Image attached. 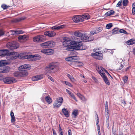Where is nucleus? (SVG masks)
<instances>
[{
	"label": "nucleus",
	"mask_w": 135,
	"mask_h": 135,
	"mask_svg": "<svg viewBox=\"0 0 135 135\" xmlns=\"http://www.w3.org/2000/svg\"><path fill=\"white\" fill-rule=\"evenodd\" d=\"M78 39L76 37L72 41L70 40V38L67 37H64L62 42L63 46L66 48V50L68 51L82 50L86 49V47L83 46L82 42Z\"/></svg>",
	"instance_id": "nucleus-1"
},
{
	"label": "nucleus",
	"mask_w": 135,
	"mask_h": 135,
	"mask_svg": "<svg viewBox=\"0 0 135 135\" xmlns=\"http://www.w3.org/2000/svg\"><path fill=\"white\" fill-rule=\"evenodd\" d=\"M55 45V42L53 41H49L41 44V47L45 48H50L54 47Z\"/></svg>",
	"instance_id": "nucleus-2"
},
{
	"label": "nucleus",
	"mask_w": 135,
	"mask_h": 135,
	"mask_svg": "<svg viewBox=\"0 0 135 135\" xmlns=\"http://www.w3.org/2000/svg\"><path fill=\"white\" fill-rule=\"evenodd\" d=\"M7 47L11 50L16 49L20 46L19 44L17 42L12 41L8 42L6 45Z\"/></svg>",
	"instance_id": "nucleus-3"
},
{
	"label": "nucleus",
	"mask_w": 135,
	"mask_h": 135,
	"mask_svg": "<svg viewBox=\"0 0 135 135\" xmlns=\"http://www.w3.org/2000/svg\"><path fill=\"white\" fill-rule=\"evenodd\" d=\"M2 80L3 81L4 83L6 84H12L16 82V80L13 78L10 77H7L3 78L1 77Z\"/></svg>",
	"instance_id": "nucleus-4"
},
{
	"label": "nucleus",
	"mask_w": 135,
	"mask_h": 135,
	"mask_svg": "<svg viewBox=\"0 0 135 135\" xmlns=\"http://www.w3.org/2000/svg\"><path fill=\"white\" fill-rule=\"evenodd\" d=\"M46 38L45 35H38L33 38V40L34 42H40L45 41Z\"/></svg>",
	"instance_id": "nucleus-5"
},
{
	"label": "nucleus",
	"mask_w": 135,
	"mask_h": 135,
	"mask_svg": "<svg viewBox=\"0 0 135 135\" xmlns=\"http://www.w3.org/2000/svg\"><path fill=\"white\" fill-rule=\"evenodd\" d=\"M63 102V99L62 97L57 98L53 104V108H58L61 105Z\"/></svg>",
	"instance_id": "nucleus-6"
},
{
	"label": "nucleus",
	"mask_w": 135,
	"mask_h": 135,
	"mask_svg": "<svg viewBox=\"0 0 135 135\" xmlns=\"http://www.w3.org/2000/svg\"><path fill=\"white\" fill-rule=\"evenodd\" d=\"M81 39L83 41L86 42L93 41L94 38L93 37H88L86 34H83Z\"/></svg>",
	"instance_id": "nucleus-7"
},
{
	"label": "nucleus",
	"mask_w": 135,
	"mask_h": 135,
	"mask_svg": "<svg viewBox=\"0 0 135 135\" xmlns=\"http://www.w3.org/2000/svg\"><path fill=\"white\" fill-rule=\"evenodd\" d=\"M91 55L94 58L98 60H102L103 58V56L102 53L99 52H96L92 53Z\"/></svg>",
	"instance_id": "nucleus-8"
},
{
	"label": "nucleus",
	"mask_w": 135,
	"mask_h": 135,
	"mask_svg": "<svg viewBox=\"0 0 135 135\" xmlns=\"http://www.w3.org/2000/svg\"><path fill=\"white\" fill-rule=\"evenodd\" d=\"M72 20L74 22L76 23L81 22L84 21V18L79 15L74 16L73 17Z\"/></svg>",
	"instance_id": "nucleus-9"
},
{
	"label": "nucleus",
	"mask_w": 135,
	"mask_h": 135,
	"mask_svg": "<svg viewBox=\"0 0 135 135\" xmlns=\"http://www.w3.org/2000/svg\"><path fill=\"white\" fill-rule=\"evenodd\" d=\"M29 36L28 35H20L18 37L19 41L23 42L26 41L28 40Z\"/></svg>",
	"instance_id": "nucleus-10"
},
{
	"label": "nucleus",
	"mask_w": 135,
	"mask_h": 135,
	"mask_svg": "<svg viewBox=\"0 0 135 135\" xmlns=\"http://www.w3.org/2000/svg\"><path fill=\"white\" fill-rule=\"evenodd\" d=\"M10 69V67L8 66L3 67L1 68L0 73H8Z\"/></svg>",
	"instance_id": "nucleus-11"
},
{
	"label": "nucleus",
	"mask_w": 135,
	"mask_h": 135,
	"mask_svg": "<svg viewBox=\"0 0 135 135\" xmlns=\"http://www.w3.org/2000/svg\"><path fill=\"white\" fill-rule=\"evenodd\" d=\"M31 66L29 64H24L22 65L18 68V70H20L21 69L24 70H28L31 69Z\"/></svg>",
	"instance_id": "nucleus-12"
},
{
	"label": "nucleus",
	"mask_w": 135,
	"mask_h": 135,
	"mask_svg": "<svg viewBox=\"0 0 135 135\" xmlns=\"http://www.w3.org/2000/svg\"><path fill=\"white\" fill-rule=\"evenodd\" d=\"M44 34L45 36H46L51 37H54L56 35L55 32L54 31H52L45 32H44Z\"/></svg>",
	"instance_id": "nucleus-13"
},
{
	"label": "nucleus",
	"mask_w": 135,
	"mask_h": 135,
	"mask_svg": "<svg viewBox=\"0 0 135 135\" xmlns=\"http://www.w3.org/2000/svg\"><path fill=\"white\" fill-rule=\"evenodd\" d=\"M65 27V25H64L60 26L56 25L55 26L52 27H51V28L53 30L55 31L62 29L64 28Z\"/></svg>",
	"instance_id": "nucleus-14"
},
{
	"label": "nucleus",
	"mask_w": 135,
	"mask_h": 135,
	"mask_svg": "<svg viewBox=\"0 0 135 135\" xmlns=\"http://www.w3.org/2000/svg\"><path fill=\"white\" fill-rule=\"evenodd\" d=\"M43 75H37L33 77L32 78V80L33 81H35L41 79L43 78Z\"/></svg>",
	"instance_id": "nucleus-15"
},
{
	"label": "nucleus",
	"mask_w": 135,
	"mask_h": 135,
	"mask_svg": "<svg viewBox=\"0 0 135 135\" xmlns=\"http://www.w3.org/2000/svg\"><path fill=\"white\" fill-rule=\"evenodd\" d=\"M19 70L20 71L22 77L26 76L28 74V73L27 71V70H24L22 69Z\"/></svg>",
	"instance_id": "nucleus-16"
},
{
	"label": "nucleus",
	"mask_w": 135,
	"mask_h": 135,
	"mask_svg": "<svg viewBox=\"0 0 135 135\" xmlns=\"http://www.w3.org/2000/svg\"><path fill=\"white\" fill-rule=\"evenodd\" d=\"M12 55V58L16 59L19 57L20 54L17 52H11L10 55Z\"/></svg>",
	"instance_id": "nucleus-17"
},
{
	"label": "nucleus",
	"mask_w": 135,
	"mask_h": 135,
	"mask_svg": "<svg viewBox=\"0 0 135 135\" xmlns=\"http://www.w3.org/2000/svg\"><path fill=\"white\" fill-rule=\"evenodd\" d=\"M62 111L64 115L66 117H68L69 116L70 114H69L68 111L65 108H63L62 109Z\"/></svg>",
	"instance_id": "nucleus-18"
},
{
	"label": "nucleus",
	"mask_w": 135,
	"mask_h": 135,
	"mask_svg": "<svg viewBox=\"0 0 135 135\" xmlns=\"http://www.w3.org/2000/svg\"><path fill=\"white\" fill-rule=\"evenodd\" d=\"M126 43L128 45H132L135 43V40L134 38H132L127 41Z\"/></svg>",
	"instance_id": "nucleus-19"
},
{
	"label": "nucleus",
	"mask_w": 135,
	"mask_h": 135,
	"mask_svg": "<svg viewBox=\"0 0 135 135\" xmlns=\"http://www.w3.org/2000/svg\"><path fill=\"white\" fill-rule=\"evenodd\" d=\"M2 50L3 54V56H8L10 55V52L8 50L3 49Z\"/></svg>",
	"instance_id": "nucleus-20"
},
{
	"label": "nucleus",
	"mask_w": 135,
	"mask_h": 135,
	"mask_svg": "<svg viewBox=\"0 0 135 135\" xmlns=\"http://www.w3.org/2000/svg\"><path fill=\"white\" fill-rule=\"evenodd\" d=\"M9 63L6 60L0 61V67L6 66L9 64Z\"/></svg>",
	"instance_id": "nucleus-21"
},
{
	"label": "nucleus",
	"mask_w": 135,
	"mask_h": 135,
	"mask_svg": "<svg viewBox=\"0 0 135 135\" xmlns=\"http://www.w3.org/2000/svg\"><path fill=\"white\" fill-rule=\"evenodd\" d=\"M115 13V12L114 11L112 10H110L106 12L105 14V16H108L110 15H113Z\"/></svg>",
	"instance_id": "nucleus-22"
},
{
	"label": "nucleus",
	"mask_w": 135,
	"mask_h": 135,
	"mask_svg": "<svg viewBox=\"0 0 135 135\" xmlns=\"http://www.w3.org/2000/svg\"><path fill=\"white\" fill-rule=\"evenodd\" d=\"M13 74L14 76L15 77L17 78L22 77L21 73L20 71L15 72Z\"/></svg>",
	"instance_id": "nucleus-23"
},
{
	"label": "nucleus",
	"mask_w": 135,
	"mask_h": 135,
	"mask_svg": "<svg viewBox=\"0 0 135 135\" xmlns=\"http://www.w3.org/2000/svg\"><path fill=\"white\" fill-rule=\"evenodd\" d=\"M26 56H27V55H26L25 53H21L20 54L19 58L20 59H27Z\"/></svg>",
	"instance_id": "nucleus-24"
},
{
	"label": "nucleus",
	"mask_w": 135,
	"mask_h": 135,
	"mask_svg": "<svg viewBox=\"0 0 135 135\" xmlns=\"http://www.w3.org/2000/svg\"><path fill=\"white\" fill-rule=\"evenodd\" d=\"M13 32L12 34L13 35H18V34H20L22 33H23V31L21 30H19V31H12Z\"/></svg>",
	"instance_id": "nucleus-25"
},
{
	"label": "nucleus",
	"mask_w": 135,
	"mask_h": 135,
	"mask_svg": "<svg viewBox=\"0 0 135 135\" xmlns=\"http://www.w3.org/2000/svg\"><path fill=\"white\" fill-rule=\"evenodd\" d=\"M10 116L11 117V123H13L16 121L15 117L14 116V113L12 111L11 112Z\"/></svg>",
	"instance_id": "nucleus-26"
},
{
	"label": "nucleus",
	"mask_w": 135,
	"mask_h": 135,
	"mask_svg": "<svg viewBox=\"0 0 135 135\" xmlns=\"http://www.w3.org/2000/svg\"><path fill=\"white\" fill-rule=\"evenodd\" d=\"M74 35L77 37H80V38H81V37L83 36V34L79 31H75L74 32Z\"/></svg>",
	"instance_id": "nucleus-27"
},
{
	"label": "nucleus",
	"mask_w": 135,
	"mask_h": 135,
	"mask_svg": "<svg viewBox=\"0 0 135 135\" xmlns=\"http://www.w3.org/2000/svg\"><path fill=\"white\" fill-rule=\"evenodd\" d=\"M46 101L48 104H50L52 102V99L50 97L46 96L45 98Z\"/></svg>",
	"instance_id": "nucleus-28"
},
{
	"label": "nucleus",
	"mask_w": 135,
	"mask_h": 135,
	"mask_svg": "<svg viewBox=\"0 0 135 135\" xmlns=\"http://www.w3.org/2000/svg\"><path fill=\"white\" fill-rule=\"evenodd\" d=\"M119 29L118 28H115L112 30V34H116L118 33L119 32Z\"/></svg>",
	"instance_id": "nucleus-29"
},
{
	"label": "nucleus",
	"mask_w": 135,
	"mask_h": 135,
	"mask_svg": "<svg viewBox=\"0 0 135 135\" xmlns=\"http://www.w3.org/2000/svg\"><path fill=\"white\" fill-rule=\"evenodd\" d=\"M78 113V111L77 109H75L73 110L72 113V115H74V118H76Z\"/></svg>",
	"instance_id": "nucleus-30"
},
{
	"label": "nucleus",
	"mask_w": 135,
	"mask_h": 135,
	"mask_svg": "<svg viewBox=\"0 0 135 135\" xmlns=\"http://www.w3.org/2000/svg\"><path fill=\"white\" fill-rule=\"evenodd\" d=\"M27 59H28L29 60L34 61V55H28L26 56Z\"/></svg>",
	"instance_id": "nucleus-31"
},
{
	"label": "nucleus",
	"mask_w": 135,
	"mask_h": 135,
	"mask_svg": "<svg viewBox=\"0 0 135 135\" xmlns=\"http://www.w3.org/2000/svg\"><path fill=\"white\" fill-rule=\"evenodd\" d=\"M26 18V17H22L16 19L15 21L16 22H20L22 20H24Z\"/></svg>",
	"instance_id": "nucleus-32"
},
{
	"label": "nucleus",
	"mask_w": 135,
	"mask_h": 135,
	"mask_svg": "<svg viewBox=\"0 0 135 135\" xmlns=\"http://www.w3.org/2000/svg\"><path fill=\"white\" fill-rule=\"evenodd\" d=\"M34 61H36L39 60L41 58V57L40 55H34Z\"/></svg>",
	"instance_id": "nucleus-33"
},
{
	"label": "nucleus",
	"mask_w": 135,
	"mask_h": 135,
	"mask_svg": "<svg viewBox=\"0 0 135 135\" xmlns=\"http://www.w3.org/2000/svg\"><path fill=\"white\" fill-rule=\"evenodd\" d=\"M105 83L108 85H109L110 83L109 82L107 76L103 78Z\"/></svg>",
	"instance_id": "nucleus-34"
},
{
	"label": "nucleus",
	"mask_w": 135,
	"mask_h": 135,
	"mask_svg": "<svg viewBox=\"0 0 135 135\" xmlns=\"http://www.w3.org/2000/svg\"><path fill=\"white\" fill-rule=\"evenodd\" d=\"M73 62H77L79 60V57L76 56H72Z\"/></svg>",
	"instance_id": "nucleus-35"
},
{
	"label": "nucleus",
	"mask_w": 135,
	"mask_h": 135,
	"mask_svg": "<svg viewBox=\"0 0 135 135\" xmlns=\"http://www.w3.org/2000/svg\"><path fill=\"white\" fill-rule=\"evenodd\" d=\"M67 76L70 79L72 82H74L75 81V79L73 76H71L69 74H67Z\"/></svg>",
	"instance_id": "nucleus-36"
},
{
	"label": "nucleus",
	"mask_w": 135,
	"mask_h": 135,
	"mask_svg": "<svg viewBox=\"0 0 135 135\" xmlns=\"http://www.w3.org/2000/svg\"><path fill=\"white\" fill-rule=\"evenodd\" d=\"M46 54L48 55H51L52 53V50L51 49H46Z\"/></svg>",
	"instance_id": "nucleus-37"
},
{
	"label": "nucleus",
	"mask_w": 135,
	"mask_h": 135,
	"mask_svg": "<svg viewBox=\"0 0 135 135\" xmlns=\"http://www.w3.org/2000/svg\"><path fill=\"white\" fill-rule=\"evenodd\" d=\"M113 26L112 23H109L107 24L106 25V27L107 29H109Z\"/></svg>",
	"instance_id": "nucleus-38"
},
{
	"label": "nucleus",
	"mask_w": 135,
	"mask_h": 135,
	"mask_svg": "<svg viewBox=\"0 0 135 135\" xmlns=\"http://www.w3.org/2000/svg\"><path fill=\"white\" fill-rule=\"evenodd\" d=\"M72 56H70L67 58H66L65 59V60L67 61H70L73 62Z\"/></svg>",
	"instance_id": "nucleus-39"
},
{
	"label": "nucleus",
	"mask_w": 135,
	"mask_h": 135,
	"mask_svg": "<svg viewBox=\"0 0 135 135\" xmlns=\"http://www.w3.org/2000/svg\"><path fill=\"white\" fill-rule=\"evenodd\" d=\"M101 70H102V71H104L105 72L109 75L113 79L112 77L110 74L107 70L105 69L104 68L102 67H101Z\"/></svg>",
	"instance_id": "nucleus-40"
},
{
	"label": "nucleus",
	"mask_w": 135,
	"mask_h": 135,
	"mask_svg": "<svg viewBox=\"0 0 135 135\" xmlns=\"http://www.w3.org/2000/svg\"><path fill=\"white\" fill-rule=\"evenodd\" d=\"M119 32L121 33H123L127 35L128 34V33H127L126 31L123 29H121L120 30H119Z\"/></svg>",
	"instance_id": "nucleus-41"
},
{
	"label": "nucleus",
	"mask_w": 135,
	"mask_h": 135,
	"mask_svg": "<svg viewBox=\"0 0 135 135\" xmlns=\"http://www.w3.org/2000/svg\"><path fill=\"white\" fill-rule=\"evenodd\" d=\"M128 0H123V4L124 6H127L128 3Z\"/></svg>",
	"instance_id": "nucleus-42"
},
{
	"label": "nucleus",
	"mask_w": 135,
	"mask_h": 135,
	"mask_svg": "<svg viewBox=\"0 0 135 135\" xmlns=\"http://www.w3.org/2000/svg\"><path fill=\"white\" fill-rule=\"evenodd\" d=\"M99 73L100 74L103 78L107 76L105 75V73L102 72L100 70H99Z\"/></svg>",
	"instance_id": "nucleus-43"
},
{
	"label": "nucleus",
	"mask_w": 135,
	"mask_h": 135,
	"mask_svg": "<svg viewBox=\"0 0 135 135\" xmlns=\"http://www.w3.org/2000/svg\"><path fill=\"white\" fill-rule=\"evenodd\" d=\"M82 17L84 18V19L85 18L88 20L90 18V16L88 14L84 15Z\"/></svg>",
	"instance_id": "nucleus-44"
},
{
	"label": "nucleus",
	"mask_w": 135,
	"mask_h": 135,
	"mask_svg": "<svg viewBox=\"0 0 135 135\" xmlns=\"http://www.w3.org/2000/svg\"><path fill=\"white\" fill-rule=\"evenodd\" d=\"M9 7V6H7L6 4H2L1 6V7L4 9H7Z\"/></svg>",
	"instance_id": "nucleus-45"
},
{
	"label": "nucleus",
	"mask_w": 135,
	"mask_h": 135,
	"mask_svg": "<svg viewBox=\"0 0 135 135\" xmlns=\"http://www.w3.org/2000/svg\"><path fill=\"white\" fill-rule=\"evenodd\" d=\"M122 0H120L118 2L117 4L116 5V7H119L121 6L122 5Z\"/></svg>",
	"instance_id": "nucleus-46"
},
{
	"label": "nucleus",
	"mask_w": 135,
	"mask_h": 135,
	"mask_svg": "<svg viewBox=\"0 0 135 135\" xmlns=\"http://www.w3.org/2000/svg\"><path fill=\"white\" fill-rule=\"evenodd\" d=\"M64 82L65 83V84L66 85H68L70 87H72L73 86V85H72V84L68 81H64Z\"/></svg>",
	"instance_id": "nucleus-47"
},
{
	"label": "nucleus",
	"mask_w": 135,
	"mask_h": 135,
	"mask_svg": "<svg viewBox=\"0 0 135 135\" xmlns=\"http://www.w3.org/2000/svg\"><path fill=\"white\" fill-rule=\"evenodd\" d=\"M128 78V77L127 76H125L123 78V81L124 83H127Z\"/></svg>",
	"instance_id": "nucleus-48"
},
{
	"label": "nucleus",
	"mask_w": 135,
	"mask_h": 135,
	"mask_svg": "<svg viewBox=\"0 0 135 135\" xmlns=\"http://www.w3.org/2000/svg\"><path fill=\"white\" fill-rule=\"evenodd\" d=\"M102 30V27H100L98 28H97L95 30L97 33L101 31Z\"/></svg>",
	"instance_id": "nucleus-49"
},
{
	"label": "nucleus",
	"mask_w": 135,
	"mask_h": 135,
	"mask_svg": "<svg viewBox=\"0 0 135 135\" xmlns=\"http://www.w3.org/2000/svg\"><path fill=\"white\" fill-rule=\"evenodd\" d=\"M69 95H70L71 97H72V98L74 99L76 101H77V100H76V97L73 94L71 93Z\"/></svg>",
	"instance_id": "nucleus-50"
},
{
	"label": "nucleus",
	"mask_w": 135,
	"mask_h": 135,
	"mask_svg": "<svg viewBox=\"0 0 135 135\" xmlns=\"http://www.w3.org/2000/svg\"><path fill=\"white\" fill-rule=\"evenodd\" d=\"M97 33L96 31H90V36H92L94 34H96Z\"/></svg>",
	"instance_id": "nucleus-51"
},
{
	"label": "nucleus",
	"mask_w": 135,
	"mask_h": 135,
	"mask_svg": "<svg viewBox=\"0 0 135 135\" xmlns=\"http://www.w3.org/2000/svg\"><path fill=\"white\" fill-rule=\"evenodd\" d=\"M96 115H97V120H96V122L97 123L96 125L97 126H98L99 125V118H98V115H97V114Z\"/></svg>",
	"instance_id": "nucleus-52"
},
{
	"label": "nucleus",
	"mask_w": 135,
	"mask_h": 135,
	"mask_svg": "<svg viewBox=\"0 0 135 135\" xmlns=\"http://www.w3.org/2000/svg\"><path fill=\"white\" fill-rule=\"evenodd\" d=\"M4 33L2 29L0 30V36H3L4 35Z\"/></svg>",
	"instance_id": "nucleus-53"
},
{
	"label": "nucleus",
	"mask_w": 135,
	"mask_h": 135,
	"mask_svg": "<svg viewBox=\"0 0 135 135\" xmlns=\"http://www.w3.org/2000/svg\"><path fill=\"white\" fill-rule=\"evenodd\" d=\"M47 68H49L50 70H52L54 69V66L52 65H49V67Z\"/></svg>",
	"instance_id": "nucleus-54"
},
{
	"label": "nucleus",
	"mask_w": 135,
	"mask_h": 135,
	"mask_svg": "<svg viewBox=\"0 0 135 135\" xmlns=\"http://www.w3.org/2000/svg\"><path fill=\"white\" fill-rule=\"evenodd\" d=\"M68 135H72L71 131V129L69 128H68Z\"/></svg>",
	"instance_id": "nucleus-55"
},
{
	"label": "nucleus",
	"mask_w": 135,
	"mask_h": 135,
	"mask_svg": "<svg viewBox=\"0 0 135 135\" xmlns=\"http://www.w3.org/2000/svg\"><path fill=\"white\" fill-rule=\"evenodd\" d=\"M124 67V65H123L121 64H120V66L119 68L118 69H117L116 70H120L122 69Z\"/></svg>",
	"instance_id": "nucleus-56"
},
{
	"label": "nucleus",
	"mask_w": 135,
	"mask_h": 135,
	"mask_svg": "<svg viewBox=\"0 0 135 135\" xmlns=\"http://www.w3.org/2000/svg\"><path fill=\"white\" fill-rule=\"evenodd\" d=\"M41 52L42 53L46 54L47 52L46 49L42 50H41Z\"/></svg>",
	"instance_id": "nucleus-57"
},
{
	"label": "nucleus",
	"mask_w": 135,
	"mask_h": 135,
	"mask_svg": "<svg viewBox=\"0 0 135 135\" xmlns=\"http://www.w3.org/2000/svg\"><path fill=\"white\" fill-rule=\"evenodd\" d=\"M48 78L52 81L54 82V80L52 78L51 76L48 75Z\"/></svg>",
	"instance_id": "nucleus-58"
},
{
	"label": "nucleus",
	"mask_w": 135,
	"mask_h": 135,
	"mask_svg": "<svg viewBox=\"0 0 135 135\" xmlns=\"http://www.w3.org/2000/svg\"><path fill=\"white\" fill-rule=\"evenodd\" d=\"M132 14L133 15H134L135 14V8H132Z\"/></svg>",
	"instance_id": "nucleus-59"
},
{
	"label": "nucleus",
	"mask_w": 135,
	"mask_h": 135,
	"mask_svg": "<svg viewBox=\"0 0 135 135\" xmlns=\"http://www.w3.org/2000/svg\"><path fill=\"white\" fill-rule=\"evenodd\" d=\"M2 50H0V56L2 57L3 56V54H2Z\"/></svg>",
	"instance_id": "nucleus-60"
},
{
	"label": "nucleus",
	"mask_w": 135,
	"mask_h": 135,
	"mask_svg": "<svg viewBox=\"0 0 135 135\" xmlns=\"http://www.w3.org/2000/svg\"><path fill=\"white\" fill-rule=\"evenodd\" d=\"M105 111L106 112H107V113H109V110H108V107H105Z\"/></svg>",
	"instance_id": "nucleus-61"
},
{
	"label": "nucleus",
	"mask_w": 135,
	"mask_h": 135,
	"mask_svg": "<svg viewBox=\"0 0 135 135\" xmlns=\"http://www.w3.org/2000/svg\"><path fill=\"white\" fill-rule=\"evenodd\" d=\"M81 99L83 101H85L86 100L84 96H82V97L81 98Z\"/></svg>",
	"instance_id": "nucleus-62"
},
{
	"label": "nucleus",
	"mask_w": 135,
	"mask_h": 135,
	"mask_svg": "<svg viewBox=\"0 0 135 135\" xmlns=\"http://www.w3.org/2000/svg\"><path fill=\"white\" fill-rule=\"evenodd\" d=\"M92 79L95 81L97 82V79L94 76H92Z\"/></svg>",
	"instance_id": "nucleus-63"
},
{
	"label": "nucleus",
	"mask_w": 135,
	"mask_h": 135,
	"mask_svg": "<svg viewBox=\"0 0 135 135\" xmlns=\"http://www.w3.org/2000/svg\"><path fill=\"white\" fill-rule=\"evenodd\" d=\"M66 91L69 95L70 94V93H71V92L70 90L67 89H66Z\"/></svg>",
	"instance_id": "nucleus-64"
}]
</instances>
